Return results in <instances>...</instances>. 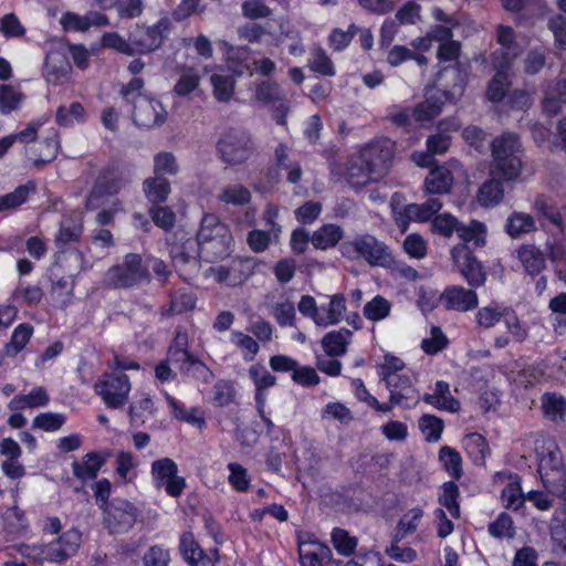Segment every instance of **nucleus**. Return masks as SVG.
<instances>
[{
  "instance_id": "obj_1",
  "label": "nucleus",
  "mask_w": 566,
  "mask_h": 566,
  "mask_svg": "<svg viewBox=\"0 0 566 566\" xmlns=\"http://www.w3.org/2000/svg\"><path fill=\"white\" fill-rule=\"evenodd\" d=\"M197 240L200 258L207 262L222 260L231 252V231L214 213H206L202 217Z\"/></svg>"
},
{
  "instance_id": "obj_2",
  "label": "nucleus",
  "mask_w": 566,
  "mask_h": 566,
  "mask_svg": "<svg viewBox=\"0 0 566 566\" xmlns=\"http://www.w3.org/2000/svg\"><path fill=\"white\" fill-rule=\"evenodd\" d=\"M491 176L500 177L504 181L516 180L523 167V150L517 135L505 133L496 137L491 144Z\"/></svg>"
},
{
  "instance_id": "obj_3",
  "label": "nucleus",
  "mask_w": 566,
  "mask_h": 566,
  "mask_svg": "<svg viewBox=\"0 0 566 566\" xmlns=\"http://www.w3.org/2000/svg\"><path fill=\"white\" fill-rule=\"evenodd\" d=\"M340 253L348 260H364L371 266H388L392 256L389 248L371 234H357L340 244Z\"/></svg>"
},
{
  "instance_id": "obj_4",
  "label": "nucleus",
  "mask_w": 566,
  "mask_h": 566,
  "mask_svg": "<svg viewBox=\"0 0 566 566\" xmlns=\"http://www.w3.org/2000/svg\"><path fill=\"white\" fill-rule=\"evenodd\" d=\"M82 535L76 530H69L48 544L21 545L20 553L35 562L61 563L73 556L81 544Z\"/></svg>"
},
{
  "instance_id": "obj_5",
  "label": "nucleus",
  "mask_w": 566,
  "mask_h": 566,
  "mask_svg": "<svg viewBox=\"0 0 566 566\" xmlns=\"http://www.w3.org/2000/svg\"><path fill=\"white\" fill-rule=\"evenodd\" d=\"M105 284L114 289H129L149 281V271L143 264L140 254L128 253L122 263L116 264L105 273Z\"/></svg>"
},
{
  "instance_id": "obj_6",
  "label": "nucleus",
  "mask_w": 566,
  "mask_h": 566,
  "mask_svg": "<svg viewBox=\"0 0 566 566\" xmlns=\"http://www.w3.org/2000/svg\"><path fill=\"white\" fill-rule=\"evenodd\" d=\"M216 148L220 160L227 166H238L247 163L254 151L251 137L239 130L224 133L217 142Z\"/></svg>"
},
{
  "instance_id": "obj_7",
  "label": "nucleus",
  "mask_w": 566,
  "mask_h": 566,
  "mask_svg": "<svg viewBox=\"0 0 566 566\" xmlns=\"http://www.w3.org/2000/svg\"><path fill=\"white\" fill-rule=\"evenodd\" d=\"M172 28L171 21L160 18L153 25L136 24L130 31L129 39L135 54H147L158 50Z\"/></svg>"
},
{
  "instance_id": "obj_8",
  "label": "nucleus",
  "mask_w": 566,
  "mask_h": 566,
  "mask_svg": "<svg viewBox=\"0 0 566 566\" xmlns=\"http://www.w3.org/2000/svg\"><path fill=\"white\" fill-rule=\"evenodd\" d=\"M538 472L545 488L554 493H563L566 489V472L560 450L556 444L549 446L538 454Z\"/></svg>"
},
{
  "instance_id": "obj_9",
  "label": "nucleus",
  "mask_w": 566,
  "mask_h": 566,
  "mask_svg": "<svg viewBox=\"0 0 566 566\" xmlns=\"http://www.w3.org/2000/svg\"><path fill=\"white\" fill-rule=\"evenodd\" d=\"M128 184L125 171L118 168H107L96 178L86 199V208L91 210L102 207L109 197L118 193Z\"/></svg>"
},
{
  "instance_id": "obj_10",
  "label": "nucleus",
  "mask_w": 566,
  "mask_h": 566,
  "mask_svg": "<svg viewBox=\"0 0 566 566\" xmlns=\"http://www.w3.org/2000/svg\"><path fill=\"white\" fill-rule=\"evenodd\" d=\"M103 511V524L111 534H125L129 532L138 516L134 504L124 499H114Z\"/></svg>"
},
{
  "instance_id": "obj_11",
  "label": "nucleus",
  "mask_w": 566,
  "mask_h": 566,
  "mask_svg": "<svg viewBox=\"0 0 566 566\" xmlns=\"http://www.w3.org/2000/svg\"><path fill=\"white\" fill-rule=\"evenodd\" d=\"M95 391L109 408H120L127 402L130 381L125 374H106L95 384Z\"/></svg>"
},
{
  "instance_id": "obj_12",
  "label": "nucleus",
  "mask_w": 566,
  "mask_h": 566,
  "mask_svg": "<svg viewBox=\"0 0 566 566\" xmlns=\"http://www.w3.org/2000/svg\"><path fill=\"white\" fill-rule=\"evenodd\" d=\"M451 259L471 287L476 289L485 283L486 273L468 245L457 244L453 247Z\"/></svg>"
},
{
  "instance_id": "obj_13",
  "label": "nucleus",
  "mask_w": 566,
  "mask_h": 566,
  "mask_svg": "<svg viewBox=\"0 0 566 566\" xmlns=\"http://www.w3.org/2000/svg\"><path fill=\"white\" fill-rule=\"evenodd\" d=\"M166 242L169 245V254L176 268H181L189 263H197L200 258L199 242L185 230H177L166 235Z\"/></svg>"
},
{
  "instance_id": "obj_14",
  "label": "nucleus",
  "mask_w": 566,
  "mask_h": 566,
  "mask_svg": "<svg viewBox=\"0 0 566 566\" xmlns=\"http://www.w3.org/2000/svg\"><path fill=\"white\" fill-rule=\"evenodd\" d=\"M177 464L169 458L156 460L151 464V474L157 488H165L171 497L181 495L186 488V480L178 474Z\"/></svg>"
},
{
  "instance_id": "obj_15",
  "label": "nucleus",
  "mask_w": 566,
  "mask_h": 566,
  "mask_svg": "<svg viewBox=\"0 0 566 566\" xmlns=\"http://www.w3.org/2000/svg\"><path fill=\"white\" fill-rule=\"evenodd\" d=\"M359 156L374 172V178L381 179L390 167L394 144L389 139L371 143L360 150Z\"/></svg>"
},
{
  "instance_id": "obj_16",
  "label": "nucleus",
  "mask_w": 566,
  "mask_h": 566,
  "mask_svg": "<svg viewBox=\"0 0 566 566\" xmlns=\"http://www.w3.org/2000/svg\"><path fill=\"white\" fill-rule=\"evenodd\" d=\"M72 65L64 46H55L49 50L43 65V78L52 85L65 83L71 75Z\"/></svg>"
},
{
  "instance_id": "obj_17",
  "label": "nucleus",
  "mask_w": 566,
  "mask_h": 566,
  "mask_svg": "<svg viewBox=\"0 0 566 566\" xmlns=\"http://www.w3.org/2000/svg\"><path fill=\"white\" fill-rule=\"evenodd\" d=\"M134 105L133 120L143 128L160 127L167 119V111L158 99L139 97Z\"/></svg>"
},
{
  "instance_id": "obj_18",
  "label": "nucleus",
  "mask_w": 566,
  "mask_h": 566,
  "mask_svg": "<svg viewBox=\"0 0 566 566\" xmlns=\"http://www.w3.org/2000/svg\"><path fill=\"white\" fill-rule=\"evenodd\" d=\"M384 382L388 388L392 402L403 408H411L418 405L420 395L415 388L411 377L402 376H385Z\"/></svg>"
},
{
  "instance_id": "obj_19",
  "label": "nucleus",
  "mask_w": 566,
  "mask_h": 566,
  "mask_svg": "<svg viewBox=\"0 0 566 566\" xmlns=\"http://www.w3.org/2000/svg\"><path fill=\"white\" fill-rule=\"evenodd\" d=\"M440 298L447 310L458 312H469L474 310L479 304L476 292L461 285H450L446 287Z\"/></svg>"
},
{
  "instance_id": "obj_20",
  "label": "nucleus",
  "mask_w": 566,
  "mask_h": 566,
  "mask_svg": "<svg viewBox=\"0 0 566 566\" xmlns=\"http://www.w3.org/2000/svg\"><path fill=\"white\" fill-rule=\"evenodd\" d=\"M214 280L228 286H237L247 281L252 274L250 260H233L228 265L212 269Z\"/></svg>"
},
{
  "instance_id": "obj_21",
  "label": "nucleus",
  "mask_w": 566,
  "mask_h": 566,
  "mask_svg": "<svg viewBox=\"0 0 566 566\" xmlns=\"http://www.w3.org/2000/svg\"><path fill=\"white\" fill-rule=\"evenodd\" d=\"M195 357L196 356L189 352L188 333L182 328H177L174 340L167 350V359L182 376Z\"/></svg>"
},
{
  "instance_id": "obj_22",
  "label": "nucleus",
  "mask_w": 566,
  "mask_h": 566,
  "mask_svg": "<svg viewBox=\"0 0 566 566\" xmlns=\"http://www.w3.org/2000/svg\"><path fill=\"white\" fill-rule=\"evenodd\" d=\"M27 157L36 168L52 161L57 154L59 143L55 137H48L32 147H25Z\"/></svg>"
},
{
  "instance_id": "obj_23",
  "label": "nucleus",
  "mask_w": 566,
  "mask_h": 566,
  "mask_svg": "<svg viewBox=\"0 0 566 566\" xmlns=\"http://www.w3.org/2000/svg\"><path fill=\"white\" fill-rule=\"evenodd\" d=\"M451 98V93L443 91L431 94L413 108V116L418 122L431 120L441 112L442 105Z\"/></svg>"
},
{
  "instance_id": "obj_24",
  "label": "nucleus",
  "mask_w": 566,
  "mask_h": 566,
  "mask_svg": "<svg viewBox=\"0 0 566 566\" xmlns=\"http://www.w3.org/2000/svg\"><path fill=\"white\" fill-rule=\"evenodd\" d=\"M105 462L106 457H102L97 452L86 453L82 458V462L74 461L72 463L73 475L82 481L94 480Z\"/></svg>"
},
{
  "instance_id": "obj_25",
  "label": "nucleus",
  "mask_w": 566,
  "mask_h": 566,
  "mask_svg": "<svg viewBox=\"0 0 566 566\" xmlns=\"http://www.w3.org/2000/svg\"><path fill=\"white\" fill-rule=\"evenodd\" d=\"M423 401L438 409L450 412H455L460 409V402L450 395L449 384L443 380L436 382L434 392L426 394L423 396Z\"/></svg>"
},
{
  "instance_id": "obj_26",
  "label": "nucleus",
  "mask_w": 566,
  "mask_h": 566,
  "mask_svg": "<svg viewBox=\"0 0 566 566\" xmlns=\"http://www.w3.org/2000/svg\"><path fill=\"white\" fill-rule=\"evenodd\" d=\"M453 185V176L446 166L431 169L424 179V188L429 193H448Z\"/></svg>"
},
{
  "instance_id": "obj_27",
  "label": "nucleus",
  "mask_w": 566,
  "mask_h": 566,
  "mask_svg": "<svg viewBox=\"0 0 566 566\" xmlns=\"http://www.w3.org/2000/svg\"><path fill=\"white\" fill-rule=\"evenodd\" d=\"M249 376L255 386V402L256 407H265L266 395L265 389L273 387L276 384V377L271 375L265 367L253 365L249 369Z\"/></svg>"
},
{
  "instance_id": "obj_28",
  "label": "nucleus",
  "mask_w": 566,
  "mask_h": 566,
  "mask_svg": "<svg viewBox=\"0 0 566 566\" xmlns=\"http://www.w3.org/2000/svg\"><path fill=\"white\" fill-rule=\"evenodd\" d=\"M346 178L350 186L357 189L366 186L370 181L379 180L378 178H374V172L359 155L350 158L348 161Z\"/></svg>"
},
{
  "instance_id": "obj_29",
  "label": "nucleus",
  "mask_w": 566,
  "mask_h": 566,
  "mask_svg": "<svg viewBox=\"0 0 566 566\" xmlns=\"http://www.w3.org/2000/svg\"><path fill=\"white\" fill-rule=\"evenodd\" d=\"M517 258L530 275H538L545 268L543 252L533 244H524L517 250Z\"/></svg>"
},
{
  "instance_id": "obj_30",
  "label": "nucleus",
  "mask_w": 566,
  "mask_h": 566,
  "mask_svg": "<svg viewBox=\"0 0 566 566\" xmlns=\"http://www.w3.org/2000/svg\"><path fill=\"white\" fill-rule=\"evenodd\" d=\"M350 338L352 332L347 328L332 331L323 337L322 346L329 357L342 356L346 353Z\"/></svg>"
},
{
  "instance_id": "obj_31",
  "label": "nucleus",
  "mask_w": 566,
  "mask_h": 566,
  "mask_svg": "<svg viewBox=\"0 0 566 566\" xmlns=\"http://www.w3.org/2000/svg\"><path fill=\"white\" fill-rule=\"evenodd\" d=\"M535 230V220L528 213L514 211L506 219L505 231L513 239L531 233Z\"/></svg>"
},
{
  "instance_id": "obj_32",
  "label": "nucleus",
  "mask_w": 566,
  "mask_h": 566,
  "mask_svg": "<svg viewBox=\"0 0 566 566\" xmlns=\"http://www.w3.org/2000/svg\"><path fill=\"white\" fill-rule=\"evenodd\" d=\"M500 177H494L481 185L478 191V201L483 207L497 206L503 197L504 189Z\"/></svg>"
},
{
  "instance_id": "obj_33",
  "label": "nucleus",
  "mask_w": 566,
  "mask_h": 566,
  "mask_svg": "<svg viewBox=\"0 0 566 566\" xmlns=\"http://www.w3.org/2000/svg\"><path fill=\"white\" fill-rule=\"evenodd\" d=\"M486 226L478 220H471L468 224L460 222L458 237L462 240L461 244L469 247L472 243L475 247H483L486 238Z\"/></svg>"
},
{
  "instance_id": "obj_34",
  "label": "nucleus",
  "mask_w": 566,
  "mask_h": 566,
  "mask_svg": "<svg viewBox=\"0 0 566 566\" xmlns=\"http://www.w3.org/2000/svg\"><path fill=\"white\" fill-rule=\"evenodd\" d=\"M144 192L153 205L165 202L170 193V182L163 176H154L145 179Z\"/></svg>"
},
{
  "instance_id": "obj_35",
  "label": "nucleus",
  "mask_w": 566,
  "mask_h": 566,
  "mask_svg": "<svg viewBox=\"0 0 566 566\" xmlns=\"http://www.w3.org/2000/svg\"><path fill=\"white\" fill-rule=\"evenodd\" d=\"M74 280L72 276L60 277L53 282L50 291V297L53 305L60 308L67 307L73 301Z\"/></svg>"
},
{
  "instance_id": "obj_36",
  "label": "nucleus",
  "mask_w": 566,
  "mask_h": 566,
  "mask_svg": "<svg viewBox=\"0 0 566 566\" xmlns=\"http://www.w3.org/2000/svg\"><path fill=\"white\" fill-rule=\"evenodd\" d=\"M50 398L44 387H35L28 395H19L11 399L9 408L18 410L22 408L44 407L49 403Z\"/></svg>"
},
{
  "instance_id": "obj_37",
  "label": "nucleus",
  "mask_w": 566,
  "mask_h": 566,
  "mask_svg": "<svg viewBox=\"0 0 566 566\" xmlns=\"http://www.w3.org/2000/svg\"><path fill=\"white\" fill-rule=\"evenodd\" d=\"M343 229L336 224H325L314 231L311 241L316 249L326 250L335 247L343 238Z\"/></svg>"
},
{
  "instance_id": "obj_38",
  "label": "nucleus",
  "mask_w": 566,
  "mask_h": 566,
  "mask_svg": "<svg viewBox=\"0 0 566 566\" xmlns=\"http://www.w3.org/2000/svg\"><path fill=\"white\" fill-rule=\"evenodd\" d=\"M35 182L30 180L25 185L17 187L12 192L0 196V212L20 207L31 193L35 192Z\"/></svg>"
},
{
  "instance_id": "obj_39",
  "label": "nucleus",
  "mask_w": 566,
  "mask_h": 566,
  "mask_svg": "<svg viewBox=\"0 0 566 566\" xmlns=\"http://www.w3.org/2000/svg\"><path fill=\"white\" fill-rule=\"evenodd\" d=\"M432 217L431 212H429L428 206L426 202L423 203H410L407 205L401 212L396 217L397 226L406 231L409 221H427Z\"/></svg>"
},
{
  "instance_id": "obj_40",
  "label": "nucleus",
  "mask_w": 566,
  "mask_h": 566,
  "mask_svg": "<svg viewBox=\"0 0 566 566\" xmlns=\"http://www.w3.org/2000/svg\"><path fill=\"white\" fill-rule=\"evenodd\" d=\"M463 446L468 455L474 463L481 464L484 462L489 453V447L482 434L478 432L467 434L463 439Z\"/></svg>"
},
{
  "instance_id": "obj_41",
  "label": "nucleus",
  "mask_w": 566,
  "mask_h": 566,
  "mask_svg": "<svg viewBox=\"0 0 566 566\" xmlns=\"http://www.w3.org/2000/svg\"><path fill=\"white\" fill-rule=\"evenodd\" d=\"M83 232V226L80 221L63 219L60 231L55 238V244L62 251L67 244L78 241Z\"/></svg>"
},
{
  "instance_id": "obj_42",
  "label": "nucleus",
  "mask_w": 566,
  "mask_h": 566,
  "mask_svg": "<svg viewBox=\"0 0 566 566\" xmlns=\"http://www.w3.org/2000/svg\"><path fill=\"white\" fill-rule=\"evenodd\" d=\"M566 102V78L559 80L554 86H549L545 92L543 101L544 111L549 115H555L559 111V103Z\"/></svg>"
},
{
  "instance_id": "obj_43",
  "label": "nucleus",
  "mask_w": 566,
  "mask_h": 566,
  "mask_svg": "<svg viewBox=\"0 0 566 566\" xmlns=\"http://www.w3.org/2000/svg\"><path fill=\"white\" fill-rule=\"evenodd\" d=\"M33 334V327L23 323L18 325L11 336L10 342L4 346V354L9 357L17 356L30 340Z\"/></svg>"
},
{
  "instance_id": "obj_44",
  "label": "nucleus",
  "mask_w": 566,
  "mask_h": 566,
  "mask_svg": "<svg viewBox=\"0 0 566 566\" xmlns=\"http://www.w3.org/2000/svg\"><path fill=\"white\" fill-rule=\"evenodd\" d=\"M391 302L381 295H376L363 308L364 316L371 322L387 318L391 312Z\"/></svg>"
},
{
  "instance_id": "obj_45",
  "label": "nucleus",
  "mask_w": 566,
  "mask_h": 566,
  "mask_svg": "<svg viewBox=\"0 0 566 566\" xmlns=\"http://www.w3.org/2000/svg\"><path fill=\"white\" fill-rule=\"evenodd\" d=\"M439 460L443 469L454 480H459L462 476V458L455 449L448 446L442 447L439 452Z\"/></svg>"
},
{
  "instance_id": "obj_46",
  "label": "nucleus",
  "mask_w": 566,
  "mask_h": 566,
  "mask_svg": "<svg viewBox=\"0 0 566 566\" xmlns=\"http://www.w3.org/2000/svg\"><path fill=\"white\" fill-rule=\"evenodd\" d=\"M422 516H423V511L419 507H413V509L409 510L407 513H405L402 515V517L399 520L397 527H396V532H395L396 542H400L408 534L416 532Z\"/></svg>"
},
{
  "instance_id": "obj_47",
  "label": "nucleus",
  "mask_w": 566,
  "mask_h": 566,
  "mask_svg": "<svg viewBox=\"0 0 566 566\" xmlns=\"http://www.w3.org/2000/svg\"><path fill=\"white\" fill-rule=\"evenodd\" d=\"M250 190L242 185L224 187L218 195L219 201L226 205L244 206L251 201Z\"/></svg>"
},
{
  "instance_id": "obj_48",
  "label": "nucleus",
  "mask_w": 566,
  "mask_h": 566,
  "mask_svg": "<svg viewBox=\"0 0 566 566\" xmlns=\"http://www.w3.org/2000/svg\"><path fill=\"white\" fill-rule=\"evenodd\" d=\"M501 497L506 509L517 511L524 505L526 494L523 493L517 476L502 490Z\"/></svg>"
},
{
  "instance_id": "obj_49",
  "label": "nucleus",
  "mask_w": 566,
  "mask_h": 566,
  "mask_svg": "<svg viewBox=\"0 0 566 566\" xmlns=\"http://www.w3.org/2000/svg\"><path fill=\"white\" fill-rule=\"evenodd\" d=\"M213 96L219 102H229L234 93L235 81L231 75L213 74L210 77Z\"/></svg>"
},
{
  "instance_id": "obj_50",
  "label": "nucleus",
  "mask_w": 566,
  "mask_h": 566,
  "mask_svg": "<svg viewBox=\"0 0 566 566\" xmlns=\"http://www.w3.org/2000/svg\"><path fill=\"white\" fill-rule=\"evenodd\" d=\"M460 495L459 488L453 481L444 482L442 485V493L439 496V502L443 505L452 517H460V505L458 497Z\"/></svg>"
},
{
  "instance_id": "obj_51",
  "label": "nucleus",
  "mask_w": 566,
  "mask_h": 566,
  "mask_svg": "<svg viewBox=\"0 0 566 566\" xmlns=\"http://www.w3.org/2000/svg\"><path fill=\"white\" fill-rule=\"evenodd\" d=\"M322 311H326V315H322V318L319 319L321 326L337 324L346 311L344 295H333L329 300L327 308L322 306Z\"/></svg>"
},
{
  "instance_id": "obj_52",
  "label": "nucleus",
  "mask_w": 566,
  "mask_h": 566,
  "mask_svg": "<svg viewBox=\"0 0 566 566\" xmlns=\"http://www.w3.org/2000/svg\"><path fill=\"white\" fill-rule=\"evenodd\" d=\"M85 109L82 104L74 102L70 106H60L56 111V123L60 126L69 127L74 122H84Z\"/></svg>"
},
{
  "instance_id": "obj_53",
  "label": "nucleus",
  "mask_w": 566,
  "mask_h": 566,
  "mask_svg": "<svg viewBox=\"0 0 566 566\" xmlns=\"http://www.w3.org/2000/svg\"><path fill=\"white\" fill-rule=\"evenodd\" d=\"M200 84V76L193 69H186L177 80L174 92L180 97H185L195 92Z\"/></svg>"
},
{
  "instance_id": "obj_54",
  "label": "nucleus",
  "mask_w": 566,
  "mask_h": 566,
  "mask_svg": "<svg viewBox=\"0 0 566 566\" xmlns=\"http://www.w3.org/2000/svg\"><path fill=\"white\" fill-rule=\"evenodd\" d=\"M325 549L318 542H303L298 544V555L302 566H321L319 552Z\"/></svg>"
},
{
  "instance_id": "obj_55",
  "label": "nucleus",
  "mask_w": 566,
  "mask_h": 566,
  "mask_svg": "<svg viewBox=\"0 0 566 566\" xmlns=\"http://www.w3.org/2000/svg\"><path fill=\"white\" fill-rule=\"evenodd\" d=\"M544 413L552 420H563L566 413V400L555 394H545L542 399Z\"/></svg>"
},
{
  "instance_id": "obj_56",
  "label": "nucleus",
  "mask_w": 566,
  "mask_h": 566,
  "mask_svg": "<svg viewBox=\"0 0 566 566\" xmlns=\"http://www.w3.org/2000/svg\"><path fill=\"white\" fill-rule=\"evenodd\" d=\"M179 171V166L176 156L170 151L158 153L154 157V174L155 176L169 175L175 176Z\"/></svg>"
},
{
  "instance_id": "obj_57",
  "label": "nucleus",
  "mask_w": 566,
  "mask_h": 566,
  "mask_svg": "<svg viewBox=\"0 0 566 566\" xmlns=\"http://www.w3.org/2000/svg\"><path fill=\"white\" fill-rule=\"evenodd\" d=\"M254 96L258 101L265 104L283 101L284 98V94L280 85L270 80L258 84Z\"/></svg>"
},
{
  "instance_id": "obj_58",
  "label": "nucleus",
  "mask_w": 566,
  "mask_h": 566,
  "mask_svg": "<svg viewBox=\"0 0 566 566\" xmlns=\"http://www.w3.org/2000/svg\"><path fill=\"white\" fill-rule=\"evenodd\" d=\"M310 69L324 76H334L335 75V66L332 60L328 57L326 52L318 48L313 51L312 57L308 62Z\"/></svg>"
},
{
  "instance_id": "obj_59",
  "label": "nucleus",
  "mask_w": 566,
  "mask_h": 566,
  "mask_svg": "<svg viewBox=\"0 0 566 566\" xmlns=\"http://www.w3.org/2000/svg\"><path fill=\"white\" fill-rule=\"evenodd\" d=\"M419 428L428 442H436L441 438L443 421L432 415H424L419 420Z\"/></svg>"
},
{
  "instance_id": "obj_60",
  "label": "nucleus",
  "mask_w": 566,
  "mask_h": 566,
  "mask_svg": "<svg viewBox=\"0 0 566 566\" xmlns=\"http://www.w3.org/2000/svg\"><path fill=\"white\" fill-rule=\"evenodd\" d=\"M101 43L103 48L112 49L129 56L134 55L130 39H125L117 32H105L102 35Z\"/></svg>"
},
{
  "instance_id": "obj_61",
  "label": "nucleus",
  "mask_w": 566,
  "mask_h": 566,
  "mask_svg": "<svg viewBox=\"0 0 566 566\" xmlns=\"http://www.w3.org/2000/svg\"><path fill=\"white\" fill-rule=\"evenodd\" d=\"M448 345V338L439 326H432L430 337L421 342L422 350L428 355H436L443 350Z\"/></svg>"
},
{
  "instance_id": "obj_62",
  "label": "nucleus",
  "mask_w": 566,
  "mask_h": 566,
  "mask_svg": "<svg viewBox=\"0 0 566 566\" xmlns=\"http://www.w3.org/2000/svg\"><path fill=\"white\" fill-rule=\"evenodd\" d=\"M546 64V53L544 49L534 48L527 51L523 60V71L527 75H535Z\"/></svg>"
},
{
  "instance_id": "obj_63",
  "label": "nucleus",
  "mask_w": 566,
  "mask_h": 566,
  "mask_svg": "<svg viewBox=\"0 0 566 566\" xmlns=\"http://www.w3.org/2000/svg\"><path fill=\"white\" fill-rule=\"evenodd\" d=\"M154 413V402L150 398L145 397L134 402L129 408L130 421L137 426H142Z\"/></svg>"
},
{
  "instance_id": "obj_64",
  "label": "nucleus",
  "mask_w": 566,
  "mask_h": 566,
  "mask_svg": "<svg viewBox=\"0 0 566 566\" xmlns=\"http://www.w3.org/2000/svg\"><path fill=\"white\" fill-rule=\"evenodd\" d=\"M511 83L509 74L503 71L496 72L488 87V97L492 102H500L504 98Z\"/></svg>"
}]
</instances>
